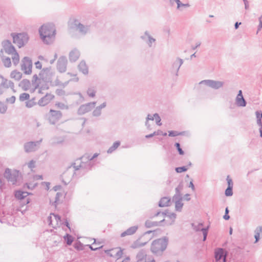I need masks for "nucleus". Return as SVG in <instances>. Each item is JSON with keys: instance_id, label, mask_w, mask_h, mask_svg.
Returning a JSON list of instances; mask_svg holds the SVG:
<instances>
[{"instance_id": "f257e3e1", "label": "nucleus", "mask_w": 262, "mask_h": 262, "mask_svg": "<svg viewBox=\"0 0 262 262\" xmlns=\"http://www.w3.org/2000/svg\"><path fill=\"white\" fill-rule=\"evenodd\" d=\"M39 33L42 41L49 45L52 43L56 35V29L53 23L42 25L39 29Z\"/></svg>"}, {"instance_id": "f03ea898", "label": "nucleus", "mask_w": 262, "mask_h": 262, "mask_svg": "<svg viewBox=\"0 0 262 262\" xmlns=\"http://www.w3.org/2000/svg\"><path fill=\"white\" fill-rule=\"evenodd\" d=\"M79 160H76L71 165L74 169L73 177H81L89 170H91L95 165L94 162H80V163H79Z\"/></svg>"}, {"instance_id": "7ed1b4c3", "label": "nucleus", "mask_w": 262, "mask_h": 262, "mask_svg": "<svg viewBox=\"0 0 262 262\" xmlns=\"http://www.w3.org/2000/svg\"><path fill=\"white\" fill-rule=\"evenodd\" d=\"M168 238L167 236L158 238L152 241L150 246L151 252L158 256H160L167 248Z\"/></svg>"}, {"instance_id": "20e7f679", "label": "nucleus", "mask_w": 262, "mask_h": 262, "mask_svg": "<svg viewBox=\"0 0 262 262\" xmlns=\"http://www.w3.org/2000/svg\"><path fill=\"white\" fill-rule=\"evenodd\" d=\"M72 28L78 31L81 35L85 36L91 32V25L82 23L78 19H75L72 23Z\"/></svg>"}, {"instance_id": "39448f33", "label": "nucleus", "mask_w": 262, "mask_h": 262, "mask_svg": "<svg viewBox=\"0 0 262 262\" xmlns=\"http://www.w3.org/2000/svg\"><path fill=\"white\" fill-rule=\"evenodd\" d=\"M13 38V42L16 44L19 48L25 46L29 40V37L27 33H12L11 34Z\"/></svg>"}, {"instance_id": "423d86ee", "label": "nucleus", "mask_w": 262, "mask_h": 262, "mask_svg": "<svg viewBox=\"0 0 262 262\" xmlns=\"http://www.w3.org/2000/svg\"><path fill=\"white\" fill-rule=\"evenodd\" d=\"M4 176L13 185L16 184L17 182L20 179L19 172L18 170H14L11 171V169L8 168L5 169Z\"/></svg>"}, {"instance_id": "0eeeda50", "label": "nucleus", "mask_w": 262, "mask_h": 262, "mask_svg": "<svg viewBox=\"0 0 262 262\" xmlns=\"http://www.w3.org/2000/svg\"><path fill=\"white\" fill-rule=\"evenodd\" d=\"M62 114L59 111L50 109L47 114L46 118L50 124L55 125L62 118Z\"/></svg>"}, {"instance_id": "6e6552de", "label": "nucleus", "mask_w": 262, "mask_h": 262, "mask_svg": "<svg viewBox=\"0 0 262 262\" xmlns=\"http://www.w3.org/2000/svg\"><path fill=\"white\" fill-rule=\"evenodd\" d=\"M54 75V72L52 71L51 67L43 68L39 73V76L40 79L45 83H50L52 79V76Z\"/></svg>"}, {"instance_id": "1a4fd4ad", "label": "nucleus", "mask_w": 262, "mask_h": 262, "mask_svg": "<svg viewBox=\"0 0 262 262\" xmlns=\"http://www.w3.org/2000/svg\"><path fill=\"white\" fill-rule=\"evenodd\" d=\"M200 84H204L209 88L214 90H218L222 88L224 84V82L221 81H216L211 79L202 80Z\"/></svg>"}, {"instance_id": "9d476101", "label": "nucleus", "mask_w": 262, "mask_h": 262, "mask_svg": "<svg viewBox=\"0 0 262 262\" xmlns=\"http://www.w3.org/2000/svg\"><path fill=\"white\" fill-rule=\"evenodd\" d=\"M32 62L28 57H25L21 60V70L25 74L29 75L32 73Z\"/></svg>"}, {"instance_id": "9b49d317", "label": "nucleus", "mask_w": 262, "mask_h": 262, "mask_svg": "<svg viewBox=\"0 0 262 262\" xmlns=\"http://www.w3.org/2000/svg\"><path fill=\"white\" fill-rule=\"evenodd\" d=\"M96 102H91L81 105L77 110L78 115H82L86 113L90 112L95 107Z\"/></svg>"}, {"instance_id": "f8f14e48", "label": "nucleus", "mask_w": 262, "mask_h": 262, "mask_svg": "<svg viewBox=\"0 0 262 262\" xmlns=\"http://www.w3.org/2000/svg\"><path fill=\"white\" fill-rule=\"evenodd\" d=\"M228 252L222 248H217L214 251V258L215 261L227 260Z\"/></svg>"}, {"instance_id": "ddd939ff", "label": "nucleus", "mask_w": 262, "mask_h": 262, "mask_svg": "<svg viewBox=\"0 0 262 262\" xmlns=\"http://www.w3.org/2000/svg\"><path fill=\"white\" fill-rule=\"evenodd\" d=\"M68 60L66 56H62L59 58L57 62V69L59 73H62L66 71Z\"/></svg>"}, {"instance_id": "4468645a", "label": "nucleus", "mask_w": 262, "mask_h": 262, "mask_svg": "<svg viewBox=\"0 0 262 262\" xmlns=\"http://www.w3.org/2000/svg\"><path fill=\"white\" fill-rule=\"evenodd\" d=\"M31 194V193L28 192L27 191H22L21 190H16L14 192L15 197L19 200H25L24 203L25 204H28L30 202V199L29 198H27L26 200L25 198L29 195Z\"/></svg>"}, {"instance_id": "2eb2a0df", "label": "nucleus", "mask_w": 262, "mask_h": 262, "mask_svg": "<svg viewBox=\"0 0 262 262\" xmlns=\"http://www.w3.org/2000/svg\"><path fill=\"white\" fill-rule=\"evenodd\" d=\"M42 141V139H40L37 141H30L24 144V149L26 152L34 151L36 150V147L39 145Z\"/></svg>"}, {"instance_id": "dca6fc26", "label": "nucleus", "mask_w": 262, "mask_h": 262, "mask_svg": "<svg viewBox=\"0 0 262 262\" xmlns=\"http://www.w3.org/2000/svg\"><path fill=\"white\" fill-rule=\"evenodd\" d=\"M2 46L5 52L8 54H13L16 52L15 47L9 40L3 41L2 42Z\"/></svg>"}, {"instance_id": "f3484780", "label": "nucleus", "mask_w": 262, "mask_h": 262, "mask_svg": "<svg viewBox=\"0 0 262 262\" xmlns=\"http://www.w3.org/2000/svg\"><path fill=\"white\" fill-rule=\"evenodd\" d=\"M183 63V60L180 58H177L172 64L171 73H174L176 76H178V72L181 66Z\"/></svg>"}, {"instance_id": "a211bd4d", "label": "nucleus", "mask_w": 262, "mask_h": 262, "mask_svg": "<svg viewBox=\"0 0 262 262\" xmlns=\"http://www.w3.org/2000/svg\"><path fill=\"white\" fill-rule=\"evenodd\" d=\"M54 98V96L53 95L47 93L38 100L37 104L40 106H44L49 103Z\"/></svg>"}, {"instance_id": "6ab92c4d", "label": "nucleus", "mask_w": 262, "mask_h": 262, "mask_svg": "<svg viewBox=\"0 0 262 262\" xmlns=\"http://www.w3.org/2000/svg\"><path fill=\"white\" fill-rule=\"evenodd\" d=\"M141 38L146 41V43L148 46L149 47H152V44L153 42L156 41V39L153 38L149 33L148 31H146L144 32V35L141 36Z\"/></svg>"}, {"instance_id": "aec40b11", "label": "nucleus", "mask_w": 262, "mask_h": 262, "mask_svg": "<svg viewBox=\"0 0 262 262\" xmlns=\"http://www.w3.org/2000/svg\"><path fill=\"white\" fill-rule=\"evenodd\" d=\"M235 101L238 106L245 107L246 106L247 102L243 97L242 90L238 91Z\"/></svg>"}, {"instance_id": "412c9836", "label": "nucleus", "mask_w": 262, "mask_h": 262, "mask_svg": "<svg viewBox=\"0 0 262 262\" xmlns=\"http://www.w3.org/2000/svg\"><path fill=\"white\" fill-rule=\"evenodd\" d=\"M165 223V220L163 219L161 221L159 222L156 221H151L150 220H147L145 223V226L146 228H149L152 227L156 226H164L165 224L164 223Z\"/></svg>"}, {"instance_id": "4be33fe9", "label": "nucleus", "mask_w": 262, "mask_h": 262, "mask_svg": "<svg viewBox=\"0 0 262 262\" xmlns=\"http://www.w3.org/2000/svg\"><path fill=\"white\" fill-rule=\"evenodd\" d=\"M80 55V53L79 51L76 48L74 49L69 53V58L70 61L71 62L76 61L79 58Z\"/></svg>"}, {"instance_id": "5701e85b", "label": "nucleus", "mask_w": 262, "mask_h": 262, "mask_svg": "<svg viewBox=\"0 0 262 262\" xmlns=\"http://www.w3.org/2000/svg\"><path fill=\"white\" fill-rule=\"evenodd\" d=\"M138 229V226H132L130 227H129V228H128L125 231L123 232L121 234L120 236H121V237H124V236H125L126 235H133V234H134L137 231Z\"/></svg>"}, {"instance_id": "b1692460", "label": "nucleus", "mask_w": 262, "mask_h": 262, "mask_svg": "<svg viewBox=\"0 0 262 262\" xmlns=\"http://www.w3.org/2000/svg\"><path fill=\"white\" fill-rule=\"evenodd\" d=\"M78 69L80 72L84 75H87L89 73L88 67L84 60L80 61L78 66Z\"/></svg>"}, {"instance_id": "393cba45", "label": "nucleus", "mask_w": 262, "mask_h": 262, "mask_svg": "<svg viewBox=\"0 0 262 262\" xmlns=\"http://www.w3.org/2000/svg\"><path fill=\"white\" fill-rule=\"evenodd\" d=\"M171 199L169 197L164 196L162 198L158 203L160 207H167L170 206Z\"/></svg>"}, {"instance_id": "a878e982", "label": "nucleus", "mask_w": 262, "mask_h": 262, "mask_svg": "<svg viewBox=\"0 0 262 262\" xmlns=\"http://www.w3.org/2000/svg\"><path fill=\"white\" fill-rule=\"evenodd\" d=\"M19 86L24 91H27L31 86V83L29 80L25 79L20 82Z\"/></svg>"}, {"instance_id": "bb28decb", "label": "nucleus", "mask_w": 262, "mask_h": 262, "mask_svg": "<svg viewBox=\"0 0 262 262\" xmlns=\"http://www.w3.org/2000/svg\"><path fill=\"white\" fill-rule=\"evenodd\" d=\"M146 256V251L143 249L140 250L136 256L137 262H144L145 260V257Z\"/></svg>"}, {"instance_id": "cd10ccee", "label": "nucleus", "mask_w": 262, "mask_h": 262, "mask_svg": "<svg viewBox=\"0 0 262 262\" xmlns=\"http://www.w3.org/2000/svg\"><path fill=\"white\" fill-rule=\"evenodd\" d=\"M10 77L11 78L18 81L21 78L22 74L20 72L17 71L16 70H14L11 72Z\"/></svg>"}, {"instance_id": "c85d7f7f", "label": "nucleus", "mask_w": 262, "mask_h": 262, "mask_svg": "<svg viewBox=\"0 0 262 262\" xmlns=\"http://www.w3.org/2000/svg\"><path fill=\"white\" fill-rule=\"evenodd\" d=\"M262 232V227L258 226L255 230L254 238L255 239V243H257L260 239V234Z\"/></svg>"}, {"instance_id": "c756f323", "label": "nucleus", "mask_w": 262, "mask_h": 262, "mask_svg": "<svg viewBox=\"0 0 262 262\" xmlns=\"http://www.w3.org/2000/svg\"><path fill=\"white\" fill-rule=\"evenodd\" d=\"M121 144V142L119 141H115L112 146H111L107 150V154H112L114 152Z\"/></svg>"}, {"instance_id": "7c9ffc66", "label": "nucleus", "mask_w": 262, "mask_h": 262, "mask_svg": "<svg viewBox=\"0 0 262 262\" xmlns=\"http://www.w3.org/2000/svg\"><path fill=\"white\" fill-rule=\"evenodd\" d=\"M63 238L68 246H71L74 241V237L70 234L67 233L64 236Z\"/></svg>"}, {"instance_id": "2f4dec72", "label": "nucleus", "mask_w": 262, "mask_h": 262, "mask_svg": "<svg viewBox=\"0 0 262 262\" xmlns=\"http://www.w3.org/2000/svg\"><path fill=\"white\" fill-rule=\"evenodd\" d=\"M147 242L141 243L139 241V239H138L132 244V245L131 246V248L133 249H136L138 248H140V247L145 246L147 244Z\"/></svg>"}, {"instance_id": "473e14b6", "label": "nucleus", "mask_w": 262, "mask_h": 262, "mask_svg": "<svg viewBox=\"0 0 262 262\" xmlns=\"http://www.w3.org/2000/svg\"><path fill=\"white\" fill-rule=\"evenodd\" d=\"M164 212H166V215L165 217H168L170 220H171V223H169V225H172L174 223L175 219L176 218V214L175 213H169L168 210H166Z\"/></svg>"}, {"instance_id": "72a5a7b5", "label": "nucleus", "mask_w": 262, "mask_h": 262, "mask_svg": "<svg viewBox=\"0 0 262 262\" xmlns=\"http://www.w3.org/2000/svg\"><path fill=\"white\" fill-rule=\"evenodd\" d=\"M96 90L94 86L90 87L87 90V94L90 97H94L96 96Z\"/></svg>"}, {"instance_id": "f704fd0d", "label": "nucleus", "mask_w": 262, "mask_h": 262, "mask_svg": "<svg viewBox=\"0 0 262 262\" xmlns=\"http://www.w3.org/2000/svg\"><path fill=\"white\" fill-rule=\"evenodd\" d=\"M13 56L12 57V61L14 65L16 66L19 61V56L18 53L16 52L12 54Z\"/></svg>"}, {"instance_id": "c9c22d12", "label": "nucleus", "mask_w": 262, "mask_h": 262, "mask_svg": "<svg viewBox=\"0 0 262 262\" xmlns=\"http://www.w3.org/2000/svg\"><path fill=\"white\" fill-rule=\"evenodd\" d=\"M62 193L61 192H57L55 196V201L52 203V205L56 207L57 205L59 202V198L60 197L62 196Z\"/></svg>"}, {"instance_id": "e433bc0d", "label": "nucleus", "mask_w": 262, "mask_h": 262, "mask_svg": "<svg viewBox=\"0 0 262 262\" xmlns=\"http://www.w3.org/2000/svg\"><path fill=\"white\" fill-rule=\"evenodd\" d=\"M116 248L118 251H115V258L120 259L123 255V249H122L120 247H117Z\"/></svg>"}, {"instance_id": "4c0bfd02", "label": "nucleus", "mask_w": 262, "mask_h": 262, "mask_svg": "<svg viewBox=\"0 0 262 262\" xmlns=\"http://www.w3.org/2000/svg\"><path fill=\"white\" fill-rule=\"evenodd\" d=\"M209 226H208L207 227L205 228H202L201 229V231L202 232L203 235V241H205L207 239L209 229Z\"/></svg>"}, {"instance_id": "58836bf2", "label": "nucleus", "mask_w": 262, "mask_h": 262, "mask_svg": "<svg viewBox=\"0 0 262 262\" xmlns=\"http://www.w3.org/2000/svg\"><path fill=\"white\" fill-rule=\"evenodd\" d=\"M76 160H79V163H80V162H91L90 159V155L89 154H85L80 158L77 159Z\"/></svg>"}, {"instance_id": "ea45409f", "label": "nucleus", "mask_w": 262, "mask_h": 262, "mask_svg": "<svg viewBox=\"0 0 262 262\" xmlns=\"http://www.w3.org/2000/svg\"><path fill=\"white\" fill-rule=\"evenodd\" d=\"M188 169V166H183L175 168V171L177 173H182L187 171Z\"/></svg>"}, {"instance_id": "a19ab883", "label": "nucleus", "mask_w": 262, "mask_h": 262, "mask_svg": "<svg viewBox=\"0 0 262 262\" xmlns=\"http://www.w3.org/2000/svg\"><path fill=\"white\" fill-rule=\"evenodd\" d=\"M174 147L176 148L179 154L180 155H184L185 152L181 147V144L179 142H176L174 144Z\"/></svg>"}, {"instance_id": "79ce46f5", "label": "nucleus", "mask_w": 262, "mask_h": 262, "mask_svg": "<svg viewBox=\"0 0 262 262\" xmlns=\"http://www.w3.org/2000/svg\"><path fill=\"white\" fill-rule=\"evenodd\" d=\"M184 132H179L175 130L168 131V136L170 137H176L178 136L183 135Z\"/></svg>"}, {"instance_id": "37998d69", "label": "nucleus", "mask_w": 262, "mask_h": 262, "mask_svg": "<svg viewBox=\"0 0 262 262\" xmlns=\"http://www.w3.org/2000/svg\"><path fill=\"white\" fill-rule=\"evenodd\" d=\"M19 99L20 101L28 100L30 99V95L26 93H22L20 95Z\"/></svg>"}, {"instance_id": "c03bdc74", "label": "nucleus", "mask_w": 262, "mask_h": 262, "mask_svg": "<svg viewBox=\"0 0 262 262\" xmlns=\"http://www.w3.org/2000/svg\"><path fill=\"white\" fill-rule=\"evenodd\" d=\"M152 116L154 117V120H155L156 124L159 126H161L162 125V123L161 122V119L159 114L155 113Z\"/></svg>"}, {"instance_id": "a18cd8bd", "label": "nucleus", "mask_w": 262, "mask_h": 262, "mask_svg": "<svg viewBox=\"0 0 262 262\" xmlns=\"http://www.w3.org/2000/svg\"><path fill=\"white\" fill-rule=\"evenodd\" d=\"M149 120H152V121L154 120V117L151 115L148 114V115L146 118V122H145V124L146 127H147V128L148 129H151L150 125L148 122V121Z\"/></svg>"}, {"instance_id": "49530a36", "label": "nucleus", "mask_w": 262, "mask_h": 262, "mask_svg": "<svg viewBox=\"0 0 262 262\" xmlns=\"http://www.w3.org/2000/svg\"><path fill=\"white\" fill-rule=\"evenodd\" d=\"M256 115L257 125H262V113H259L258 111H257L256 112Z\"/></svg>"}, {"instance_id": "de8ad7c7", "label": "nucleus", "mask_w": 262, "mask_h": 262, "mask_svg": "<svg viewBox=\"0 0 262 262\" xmlns=\"http://www.w3.org/2000/svg\"><path fill=\"white\" fill-rule=\"evenodd\" d=\"M74 247L76 250L80 251L83 250L84 245L80 241H77L74 244Z\"/></svg>"}, {"instance_id": "09e8293b", "label": "nucleus", "mask_w": 262, "mask_h": 262, "mask_svg": "<svg viewBox=\"0 0 262 262\" xmlns=\"http://www.w3.org/2000/svg\"><path fill=\"white\" fill-rule=\"evenodd\" d=\"M3 62L5 67L7 68H9L11 66V61L10 58L9 57H6L5 58H3Z\"/></svg>"}, {"instance_id": "8fccbe9b", "label": "nucleus", "mask_w": 262, "mask_h": 262, "mask_svg": "<svg viewBox=\"0 0 262 262\" xmlns=\"http://www.w3.org/2000/svg\"><path fill=\"white\" fill-rule=\"evenodd\" d=\"M183 203L182 202H178L175 203V209L177 211H181Z\"/></svg>"}, {"instance_id": "3c124183", "label": "nucleus", "mask_w": 262, "mask_h": 262, "mask_svg": "<svg viewBox=\"0 0 262 262\" xmlns=\"http://www.w3.org/2000/svg\"><path fill=\"white\" fill-rule=\"evenodd\" d=\"M115 251H117V249L113 248L110 250H107L105 251V252L109 256L115 257Z\"/></svg>"}, {"instance_id": "603ef678", "label": "nucleus", "mask_w": 262, "mask_h": 262, "mask_svg": "<svg viewBox=\"0 0 262 262\" xmlns=\"http://www.w3.org/2000/svg\"><path fill=\"white\" fill-rule=\"evenodd\" d=\"M37 104V103L36 101H33L30 99L26 102V106L28 108H31L33 106L36 105Z\"/></svg>"}, {"instance_id": "864d4df0", "label": "nucleus", "mask_w": 262, "mask_h": 262, "mask_svg": "<svg viewBox=\"0 0 262 262\" xmlns=\"http://www.w3.org/2000/svg\"><path fill=\"white\" fill-rule=\"evenodd\" d=\"M225 194L226 196H231L233 195V188L227 187L225 191Z\"/></svg>"}, {"instance_id": "5fc2aeb1", "label": "nucleus", "mask_w": 262, "mask_h": 262, "mask_svg": "<svg viewBox=\"0 0 262 262\" xmlns=\"http://www.w3.org/2000/svg\"><path fill=\"white\" fill-rule=\"evenodd\" d=\"M166 215V212H161L160 211H158L155 214H154V215H153L152 216H151L150 217V218L152 219L155 217L159 216L161 215L163 217V219H164Z\"/></svg>"}, {"instance_id": "6e6d98bb", "label": "nucleus", "mask_w": 262, "mask_h": 262, "mask_svg": "<svg viewBox=\"0 0 262 262\" xmlns=\"http://www.w3.org/2000/svg\"><path fill=\"white\" fill-rule=\"evenodd\" d=\"M7 110V106L4 103L0 101V113L4 114Z\"/></svg>"}, {"instance_id": "4d7b16f0", "label": "nucleus", "mask_w": 262, "mask_h": 262, "mask_svg": "<svg viewBox=\"0 0 262 262\" xmlns=\"http://www.w3.org/2000/svg\"><path fill=\"white\" fill-rule=\"evenodd\" d=\"M182 200L183 197L182 196V195L174 194L172 197V201L174 202L175 203L177 201L182 202Z\"/></svg>"}, {"instance_id": "13d9d810", "label": "nucleus", "mask_w": 262, "mask_h": 262, "mask_svg": "<svg viewBox=\"0 0 262 262\" xmlns=\"http://www.w3.org/2000/svg\"><path fill=\"white\" fill-rule=\"evenodd\" d=\"M55 105L61 110H68L69 108L68 106L61 102H57L55 104Z\"/></svg>"}, {"instance_id": "bf43d9fd", "label": "nucleus", "mask_w": 262, "mask_h": 262, "mask_svg": "<svg viewBox=\"0 0 262 262\" xmlns=\"http://www.w3.org/2000/svg\"><path fill=\"white\" fill-rule=\"evenodd\" d=\"M182 189H183V185L181 184H179L178 185V186L175 189V191H176L175 194L181 195V191Z\"/></svg>"}, {"instance_id": "052dcab7", "label": "nucleus", "mask_w": 262, "mask_h": 262, "mask_svg": "<svg viewBox=\"0 0 262 262\" xmlns=\"http://www.w3.org/2000/svg\"><path fill=\"white\" fill-rule=\"evenodd\" d=\"M101 114V111L99 109L96 107L92 113V115L94 117H99Z\"/></svg>"}, {"instance_id": "680f3d73", "label": "nucleus", "mask_w": 262, "mask_h": 262, "mask_svg": "<svg viewBox=\"0 0 262 262\" xmlns=\"http://www.w3.org/2000/svg\"><path fill=\"white\" fill-rule=\"evenodd\" d=\"M94 240H95L94 242L92 244V245H87L92 251H96V250L102 248V246H100L99 247H94V245L95 244L96 239H94Z\"/></svg>"}, {"instance_id": "e2e57ef3", "label": "nucleus", "mask_w": 262, "mask_h": 262, "mask_svg": "<svg viewBox=\"0 0 262 262\" xmlns=\"http://www.w3.org/2000/svg\"><path fill=\"white\" fill-rule=\"evenodd\" d=\"M50 85L52 86H60L61 85V82L59 81V80L57 78L54 82H52V80H51V82L50 83Z\"/></svg>"}, {"instance_id": "0e129e2a", "label": "nucleus", "mask_w": 262, "mask_h": 262, "mask_svg": "<svg viewBox=\"0 0 262 262\" xmlns=\"http://www.w3.org/2000/svg\"><path fill=\"white\" fill-rule=\"evenodd\" d=\"M175 2L177 4V8L179 9L181 6L188 7L189 5L188 4H184L181 3L180 0H175Z\"/></svg>"}, {"instance_id": "69168bd1", "label": "nucleus", "mask_w": 262, "mask_h": 262, "mask_svg": "<svg viewBox=\"0 0 262 262\" xmlns=\"http://www.w3.org/2000/svg\"><path fill=\"white\" fill-rule=\"evenodd\" d=\"M226 180H227V184H228L227 187L233 188V183L232 180L230 178L229 176H228L227 177Z\"/></svg>"}, {"instance_id": "338daca9", "label": "nucleus", "mask_w": 262, "mask_h": 262, "mask_svg": "<svg viewBox=\"0 0 262 262\" xmlns=\"http://www.w3.org/2000/svg\"><path fill=\"white\" fill-rule=\"evenodd\" d=\"M51 215H52L54 216V217L57 223H59L60 224L61 223L62 220H61V216L60 215L55 214V213H51Z\"/></svg>"}, {"instance_id": "774afa93", "label": "nucleus", "mask_w": 262, "mask_h": 262, "mask_svg": "<svg viewBox=\"0 0 262 262\" xmlns=\"http://www.w3.org/2000/svg\"><path fill=\"white\" fill-rule=\"evenodd\" d=\"M191 225L193 229L196 232L201 231L202 228H200L198 225H196L194 223H191Z\"/></svg>"}]
</instances>
